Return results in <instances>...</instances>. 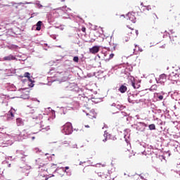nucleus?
Returning <instances> with one entry per match:
<instances>
[{
	"mask_svg": "<svg viewBox=\"0 0 180 180\" xmlns=\"http://www.w3.org/2000/svg\"><path fill=\"white\" fill-rule=\"evenodd\" d=\"M109 56V52L105 51L102 53L101 56L97 55L96 56H94V60H92L93 63V68H98L101 67V60H104V61H108V57Z\"/></svg>",
	"mask_w": 180,
	"mask_h": 180,
	"instance_id": "obj_1",
	"label": "nucleus"
},
{
	"mask_svg": "<svg viewBox=\"0 0 180 180\" xmlns=\"http://www.w3.org/2000/svg\"><path fill=\"white\" fill-rule=\"evenodd\" d=\"M96 27H98V26L91 25V34L94 36V38H92L91 39V43H93V41H95V40H96L98 37H101V34L99 31L96 30Z\"/></svg>",
	"mask_w": 180,
	"mask_h": 180,
	"instance_id": "obj_2",
	"label": "nucleus"
},
{
	"mask_svg": "<svg viewBox=\"0 0 180 180\" xmlns=\"http://www.w3.org/2000/svg\"><path fill=\"white\" fill-rule=\"evenodd\" d=\"M46 172L49 175H53L54 172L57 171V165H54V164L46 165Z\"/></svg>",
	"mask_w": 180,
	"mask_h": 180,
	"instance_id": "obj_3",
	"label": "nucleus"
},
{
	"mask_svg": "<svg viewBox=\"0 0 180 180\" xmlns=\"http://www.w3.org/2000/svg\"><path fill=\"white\" fill-rule=\"evenodd\" d=\"M133 126L134 129L138 130V131H144V130H146V127H147V124L144 122H137Z\"/></svg>",
	"mask_w": 180,
	"mask_h": 180,
	"instance_id": "obj_4",
	"label": "nucleus"
},
{
	"mask_svg": "<svg viewBox=\"0 0 180 180\" xmlns=\"http://www.w3.org/2000/svg\"><path fill=\"white\" fill-rule=\"evenodd\" d=\"M65 134H71L72 133V124L71 122L66 123L63 127Z\"/></svg>",
	"mask_w": 180,
	"mask_h": 180,
	"instance_id": "obj_5",
	"label": "nucleus"
},
{
	"mask_svg": "<svg viewBox=\"0 0 180 180\" xmlns=\"http://www.w3.org/2000/svg\"><path fill=\"white\" fill-rule=\"evenodd\" d=\"M91 77H95V78H98V79H102L105 78V75L103 74L102 71L93 72L91 73Z\"/></svg>",
	"mask_w": 180,
	"mask_h": 180,
	"instance_id": "obj_6",
	"label": "nucleus"
},
{
	"mask_svg": "<svg viewBox=\"0 0 180 180\" xmlns=\"http://www.w3.org/2000/svg\"><path fill=\"white\" fill-rule=\"evenodd\" d=\"M168 79L170 81H178L179 79V75L173 72L169 75Z\"/></svg>",
	"mask_w": 180,
	"mask_h": 180,
	"instance_id": "obj_7",
	"label": "nucleus"
},
{
	"mask_svg": "<svg viewBox=\"0 0 180 180\" xmlns=\"http://www.w3.org/2000/svg\"><path fill=\"white\" fill-rule=\"evenodd\" d=\"M158 84H164L167 81V75L165 74H162L160 75L158 79H156Z\"/></svg>",
	"mask_w": 180,
	"mask_h": 180,
	"instance_id": "obj_8",
	"label": "nucleus"
},
{
	"mask_svg": "<svg viewBox=\"0 0 180 180\" xmlns=\"http://www.w3.org/2000/svg\"><path fill=\"white\" fill-rule=\"evenodd\" d=\"M127 19L132 22V23H136V16H134V13H128L127 14Z\"/></svg>",
	"mask_w": 180,
	"mask_h": 180,
	"instance_id": "obj_9",
	"label": "nucleus"
},
{
	"mask_svg": "<svg viewBox=\"0 0 180 180\" xmlns=\"http://www.w3.org/2000/svg\"><path fill=\"white\" fill-rule=\"evenodd\" d=\"M13 117H15V109L11 108L7 113V119L8 120H12Z\"/></svg>",
	"mask_w": 180,
	"mask_h": 180,
	"instance_id": "obj_10",
	"label": "nucleus"
},
{
	"mask_svg": "<svg viewBox=\"0 0 180 180\" xmlns=\"http://www.w3.org/2000/svg\"><path fill=\"white\" fill-rule=\"evenodd\" d=\"M131 71H133V67L128 66L124 70V71H122V74H125V75H127V77H129V75H130V72H131Z\"/></svg>",
	"mask_w": 180,
	"mask_h": 180,
	"instance_id": "obj_11",
	"label": "nucleus"
},
{
	"mask_svg": "<svg viewBox=\"0 0 180 180\" xmlns=\"http://www.w3.org/2000/svg\"><path fill=\"white\" fill-rule=\"evenodd\" d=\"M164 95H165L164 91H161L160 93H155V98H156L158 101H162V99H164Z\"/></svg>",
	"mask_w": 180,
	"mask_h": 180,
	"instance_id": "obj_12",
	"label": "nucleus"
},
{
	"mask_svg": "<svg viewBox=\"0 0 180 180\" xmlns=\"http://www.w3.org/2000/svg\"><path fill=\"white\" fill-rule=\"evenodd\" d=\"M148 146H146V148H147L148 151H150V154H157V150H158V148H154V146H148Z\"/></svg>",
	"mask_w": 180,
	"mask_h": 180,
	"instance_id": "obj_13",
	"label": "nucleus"
},
{
	"mask_svg": "<svg viewBox=\"0 0 180 180\" xmlns=\"http://www.w3.org/2000/svg\"><path fill=\"white\" fill-rule=\"evenodd\" d=\"M99 50H101V46H94L91 48V54H96L99 53Z\"/></svg>",
	"mask_w": 180,
	"mask_h": 180,
	"instance_id": "obj_14",
	"label": "nucleus"
},
{
	"mask_svg": "<svg viewBox=\"0 0 180 180\" xmlns=\"http://www.w3.org/2000/svg\"><path fill=\"white\" fill-rule=\"evenodd\" d=\"M13 60H16V57H15L13 55H9L3 58V61H12Z\"/></svg>",
	"mask_w": 180,
	"mask_h": 180,
	"instance_id": "obj_15",
	"label": "nucleus"
},
{
	"mask_svg": "<svg viewBox=\"0 0 180 180\" xmlns=\"http://www.w3.org/2000/svg\"><path fill=\"white\" fill-rule=\"evenodd\" d=\"M118 91H120V92L121 94H124V92H127V86H126V84H122Z\"/></svg>",
	"mask_w": 180,
	"mask_h": 180,
	"instance_id": "obj_16",
	"label": "nucleus"
},
{
	"mask_svg": "<svg viewBox=\"0 0 180 180\" xmlns=\"http://www.w3.org/2000/svg\"><path fill=\"white\" fill-rule=\"evenodd\" d=\"M155 120L157 121V124H158L160 127L161 130H162V126H164L165 124V122H163L162 120H161V119L160 118H155Z\"/></svg>",
	"mask_w": 180,
	"mask_h": 180,
	"instance_id": "obj_17",
	"label": "nucleus"
},
{
	"mask_svg": "<svg viewBox=\"0 0 180 180\" xmlns=\"http://www.w3.org/2000/svg\"><path fill=\"white\" fill-rule=\"evenodd\" d=\"M133 98H134V94L131 93L128 94V102H129V103H133V102H134Z\"/></svg>",
	"mask_w": 180,
	"mask_h": 180,
	"instance_id": "obj_18",
	"label": "nucleus"
},
{
	"mask_svg": "<svg viewBox=\"0 0 180 180\" xmlns=\"http://www.w3.org/2000/svg\"><path fill=\"white\" fill-rule=\"evenodd\" d=\"M16 124L18 126H23L25 124V122H23V120H22V118H17Z\"/></svg>",
	"mask_w": 180,
	"mask_h": 180,
	"instance_id": "obj_19",
	"label": "nucleus"
},
{
	"mask_svg": "<svg viewBox=\"0 0 180 180\" xmlns=\"http://www.w3.org/2000/svg\"><path fill=\"white\" fill-rule=\"evenodd\" d=\"M41 25H43V22L41 21H38L37 23L36 24L37 28L36 30H41Z\"/></svg>",
	"mask_w": 180,
	"mask_h": 180,
	"instance_id": "obj_20",
	"label": "nucleus"
},
{
	"mask_svg": "<svg viewBox=\"0 0 180 180\" xmlns=\"http://www.w3.org/2000/svg\"><path fill=\"white\" fill-rule=\"evenodd\" d=\"M46 124V123L45 122H44L43 121H41V122H40V126H41V127L42 128V130H49V127H47V125H45Z\"/></svg>",
	"mask_w": 180,
	"mask_h": 180,
	"instance_id": "obj_21",
	"label": "nucleus"
},
{
	"mask_svg": "<svg viewBox=\"0 0 180 180\" xmlns=\"http://www.w3.org/2000/svg\"><path fill=\"white\" fill-rule=\"evenodd\" d=\"M131 85L134 89H139L140 88V83H136L134 82H131Z\"/></svg>",
	"mask_w": 180,
	"mask_h": 180,
	"instance_id": "obj_22",
	"label": "nucleus"
},
{
	"mask_svg": "<svg viewBox=\"0 0 180 180\" xmlns=\"http://www.w3.org/2000/svg\"><path fill=\"white\" fill-rule=\"evenodd\" d=\"M117 109H119V110H123L126 108V106L122 105V104H117L116 105Z\"/></svg>",
	"mask_w": 180,
	"mask_h": 180,
	"instance_id": "obj_23",
	"label": "nucleus"
},
{
	"mask_svg": "<svg viewBox=\"0 0 180 180\" xmlns=\"http://www.w3.org/2000/svg\"><path fill=\"white\" fill-rule=\"evenodd\" d=\"M129 137H130V135H127L126 134H124V139L127 144H130V141L128 139Z\"/></svg>",
	"mask_w": 180,
	"mask_h": 180,
	"instance_id": "obj_24",
	"label": "nucleus"
},
{
	"mask_svg": "<svg viewBox=\"0 0 180 180\" xmlns=\"http://www.w3.org/2000/svg\"><path fill=\"white\" fill-rule=\"evenodd\" d=\"M115 57V53H109L108 54V58H107V61H110L112 58Z\"/></svg>",
	"mask_w": 180,
	"mask_h": 180,
	"instance_id": "obj_25",
	"label": "nucleus"
},
{
	"mask_svg": "<svg viewBox=\"0 0 180 180\" xmlns=\"http://www.w3.org/2000/svg\"><path fill=\"white\" fill-rule=\"evenodd\" d=\"M157 85L156 84H153L150 86V91H157Z\"/></svg>",
	"mask_w": 180,
	"mask_h": 180,
	"instance_id": "obj_26",
	"label": "nucleus"
},
{
	"mask_svg": "<svg viewBox=\"0 0 180 180\" xmlns=\"http://www.w3.org/2000/svg\"><path fill=\"white\" fill-rule=\"evenodd\" d=\"M91 117H93V119H96V112L94 109L91 110Z\"/></svg>",
	"mask_w": 180,
	"mask_h": 180,
	"instance_id": "obj_27",
	"label": "nucleus"
},
{
	"mask_svg": "<svg viewBox=\"0 0 180 180\" xmlns=\"http://www.w3.org/2000/svg\"><path fill=\"white\" fill-rule=\"evenodd\" d=\"M24 77H25V78H28L29 81H32V79L30 78V73H29V72H25V73L24 74Z\"/></svg>",
	"mask_w": 180,
	"mask_h": 180,
	"instance_id": "obj_28",
	"label": "nucleus"
},
{
	"mask_svg": "<svg viewBox=\"0 0 180 180\" xmlns=\"http://www.w3.org/2000/svg\"><path fill=\"white\" fill-rule=\"evenodd\" d=\"M149 130H155V124H151L148 126Z\"/></svg>",
	"mask_w": 180,
	"mask_h": 180,
	"instance_id": "obj_29",
	"label": "nucleus"
},
{
	"mask_svg": "<svg viewBox=\"0 0 180 180\" xmlns=\"http://www.w3.org/2000/svg\"><path fill=\"white\" fill-rule=\"evenodd\" d=\"M120 116H121V117H124L126 116H128V115L126 112H121Z\"/></svg>",
	"mask_w": 180,
	"mask_h": 180,
	"instance_id": "obj_30",
	"label": "nucleus"
},
{
	"mask_svg": "<svg viewBox=\"0 0 180 180\" xmlns=\"http://www.w3.org/2000/svg\"><path fill=\"white\" fill-rule=\"evenodd\" d=\"M146 9V11H151V7L150 6H143V11H145Z\"/></svg>",
	"mask_w": 180,
	"mask_h": 180,
	"instance_id": "obj_31",
	"label": "nucleus"
},
{
	"mask_svg": "<svg viewBox=\"0 0 180 180\" xmlns=\"http://www.w3.org/2000/svg\"><path fill=\"white\" fill-rule=\"evenodd\" d=\"M141 146H142V147H143V148H147V143H144V142H141Z\"/></svg>",
	"mask_w": 180,
	"mask_h": 180,
	"instance_id": "obj_32",
	"label": "nucleus"
},
{
	"mask_svg": "<svg viewBox=\"0 0 180 180\" xmlns=\"http://www.w3.org/2000/svg\"><path fill=\"white\" fill-rule=\"evenodd\" d=\"M79 58H78V56H75L73 58V61H75V63H78Z\"/></svg>",
	"mask_w": 180,
	"mask_h": 180,
	"instance_id": "obj_33",
	"label": "nucleus"
},
{
	"mask_svg": "<svg viewBox=\"0 0 180 180\" xmlns=\"http://www.w3.org/2000/svg\"><path fill=\"white\" fill-rule=\"evenodd\" d=\"M135 49H138V51H143V49L141 48H140L139 46L135 44Z\"/></svg>",
	"mask_w": 180,
	"mask_h": 180,
	"instance_id": "obj_34",
	"label": "nucleus"
},
{
	"mask_svg": "<svg viewBox=\"0 0 180 180\" xmlns=\"http://www.w3.org/2000/svg\"><path fill=\"white\" fill-rule=\"evenodd\" d=\"M91 102H94V103H98V102H101V98H96V101L92 100Z\"/></svg>",
	"mask_w": 180,
	"mask_h": 180,
	"instance_id": "obj_35",
	"label": "nucleus"
},
{
	"mask_svg": "<svg viewBox=\"0 0 180 180\" xmlns=\"http://www.w3.org/2000/svg\"><path fill=\"white\" fill-rule=\"evenodd\" d=\"M22 98H23V99H29V96L28 94L26 95H22Z\"/></svg>",
	"mask_w": 180,
	"mask_h": 180,
	"instance_id": "obj_36",
	"label": "nucleus"
},
{
	"mask_svg": "<svg viewBox=\"0 0 180 180\" xmlns=\"http://www.w3.org/2000/svg\"><path fill=\"white\" fill-rule=\"evenodd\" d=\"M139 176H140L141 179H143V180L146 179H144V176H143L141 174H139Z\"/></svg>",
	"mask_w": 180,
	"mask_h": 180,
	"instance_id": "obj_37",
	"label": "nucleus"
},
{
	"mask_svg": "<svg viewBox=\"0 0 180 180\" xmlns=\"http://www.w3.org/2000/svg\"><path fill=\"white\" fill-rule=\"evenodd\" d=\"M169 39H170V41H171L172 43V41H174V39H172V36H169Z\"/></svg>",
	"mask_w": 180,
	"mask_h": 180,
	"instance_id": "obj_38",
	"label": "nucleus"
},
{
	"mask_svg": "<svg viewBox=\"0 0 180 180\" xmlns=\"http://www.w3.org/2000/svg\"><path fill=\"white\" fill-rule=\"evenodd\" d=\"M103 141L105 143V142H106V141H108V138H105L103 140Z\"/></svg>",
	"mask_w": 180,
	"mask_h": 180,
	"instance_id": "obj_39",
	"label": "nucleus"
},
{
	"mask_svg": "<svg viewBox=\"0 0 180 180\" xmlns=\"http://www.w3.org/2000/svg\"><path fill=\"white\" fill-rule=\"evenodd\" d=\"M117 105V104L113 103L111 105V106H115V108H116Z\"/></svg>",
	"mask_w": 180,
	"mask_h": 180,
	"instance_id": "obj_40",
	"label": "nucleus"
},
{
	"mask_svg": "<svg viewBox=\"0 0 180 180\" xmlns=\"http://www.w3.org/2000/svg\"><path fill=\"white\" fill-rule=\"evenodd\" d=\"M170 32L172 33V34H174V30H170Z\"/></svg>",
	"mask_w": 180,
	"mask_h": 180,
	"instance_id": "obj_41",
	"label": "nucleus"
},
{
	"mask_svg": "<svg viewBox=\"0 0 180 180\" xmlns=\"http://www.w3.org/2000/svg\"><path fill=\"white\" fill-rule=\"evenodd\" d=\"M98 176H101L102 178V173H98Z\"/></svg>",
	"mask_w": 180,
	"mask_h": 180,
	"instance_id": "obj_42",
	"label": "nucleus"
},
{
	"mask_svg": "<svg viewBox=\"0 0 180 180\" xmlns=\"http://www.w3.org/2000/svg\"><path fill=\"white\" fill-rule=\"evenodd\" d=\"M136 36H139V30H136Z\"/></svg>",
	"mask_w": 180,
	"mask_h": 180,
	"instance_id": "obj_43",
	"label": "nucleus"
},
{
	"mask_svg": "<svg viewBox=\"0 0 180 180\" xmlns=\"http://www.w3.org/2000/svg\"><path fill=\"white\" fill-rule=\"evenodd\" d=\"M107 135H108V131H105L104 136H107Z\"/></svg>",
	"mask_w": 180,
	"mask_h": 180,
	"instance_id": "obj_44",
	"label": "nucleus"
},
{
	"mask_svg": "<svg viewBox=\"0 0 180 180\" xmlns=\"http://www.w3.org/2000/svg\"><path fill=\"white\" fill-rule=\"evenodd\" d=\"M82 32H85V30H86L85 27H83V28L82 29Z\"/></svg>",
	"mask_w": 180,
	"mask_h": 180,
	"instance_id": "obj_45",
	"label": "nucleus"
},
{
	"mask_svg": "<svg viewBox=\"0 0 180 180\" xmlns=\"http://www.w3.org/2000/svg\"><path fill=\"white\" fill-rule=\"evenodd\" d=\"M112 69L117 70V66H115V67L112 68Z\"/></svg>",
	"mask_w": 180,
	"mask_h": 180,
	"instance_id": "obj_46",
	"label": "nucleus"
},
{
	"mask_svg": "<svg viewBox=\"0 0 180 180\" xmlns=\"http://www.w3.org/2000/svg\"><path fill=\"white\" fill-rule=\"evenodd\" d=\"M85 127H86L87 129H89V125H85Z\"/></svg>",
	"mask_w": 180,
	"mask_h": 180,
	"instance_id": "obj_47",
	"label": "nucleus"
},
{
	"mask_svg": "<svg viewBox=\"0 0 180 180\" xmlns=\"http://www.w3.org/2000/svg\"><path fill=\"white\" fill-rule=\"evenodd\" d=\"M65 169H70V167H65Z\"/></svg>",
	"mask_w": 180,
	"mask_h": 180,
	"instance_id": "obj_48",
	"label": "nucleus"
},
{
	"mask_svg": "<svg viewBox=\"0 0 180 180\" xmlns=\"http://www.w3.org/2000/svg\"><path fill=\"white\" fill-rule=\"evenodd\" d=\"M141 6H143V8H144V6H146L143 5V3H141Z\"/></svg>",
	"mask_w": 180,
	"mask_h": 180,
	"instance_id": "obj_49",
	"label": "nucleus"
},
{
	"mask_svg": "<svg viewBox=\"0 0 180 180\" xmlns=\"http://www.w3.org/2000/svg\"><path fill=\"white\" fill-rule=\"evenodd\" d=\"M32 140H34L35 138H34V136H32Z\"/></svg>",
	"mask_w": 180,
	"mask_h": 180,
	"instance_id": "obj_50",
	"label": "nucleus"
},
{
	"mask_svg": "<svg viewBox=\"0 0 180 180\" xmlns=\"http://www.w3.org/2000/svg\"><path fill=\"white\" fill-rule=\"evenodd\" d=\"M67 8V6H65V7H62V8L60 7V9H61V8Z\"/></svg>",
	"mask_w": 180,
	"mask_h": 180,
	"instance_id": "obj_51",
	"label": "nucleus"
},
{
	"mask_svg": "<svg viewBox=\"0 0 180 180\" xmlns=\"http://www.w3.org/2000/svg\"><path fill=\"white\" fill-rule=\"evenodd\" d=\"M177 174H179V175H180V172H177Z\"/></svg>",
	"mask_w": 180,
	"mask_h": 180,
	"instance_id": "obj_52",
	"label": "nucleus"
},
{
	"mask_svg": "<svg viewBox=\"0 0 180 180\" xmlns=\"http://www.w3.org/2000/svg\"><path fill=\"white\" fill-rule=\"evenodd\" d=\"M126 41H129V39H126Z\"/></svg>",
	"mask_w": 180,
	"mask_h": 180,
	"instance_id": "obj_53",
	"label": "nucleus"
},
{
	"mask_svg": "<svg viewBox=\"0 0 180 180\" xmlns=\"http://www.w3.org/2000/svg\"><path fill=\"white\" fill-rule=\"evenodd\" d=\"M91 99H94V97L91 96Z\"/></svg>",
	"mask_w": 180,
	"mask_h": 180,
	"instance_id": "obj_54",
	"label": "nucleus"
},
{
	"mask_svg": "<svg viewBox=\"0 0 180 180\" xmlns=\"http://www.w3.org/2000/svg\"><path fill=\"white\" fill-rule=\"evenodd\" d=\"M121 16H124V15H122Z\"/></svg>",
	"mask_w": 180,
	"mask_h": 180,
	"instance_id": "obj_55",
	"label": "nucleus"
},
{
	"mask_svg": "<svg viewBox=\"0 0 180 180\" xmlns=\"http://www.w3.org/2000/svg\"><path fill=\"white\" fill-rule=\"evenodd\" d=\"M163 37H165V34L163 35Z\"/></svg>",
	"mask_w": 180,
	"mask_h": 180,
	"instance_id": "obj_56",
	"label": "nucleus"
},
{
	"mask_svg": "<svg viewBox=\"0 0 180 180\" xmlns=\"http://www.w3.org/2000/svg\"><path fill=\"white\" fill-rule=\"evenodd\" d=\"M165 33H168V32H167V31H165Z\"/></svg>",
	"mask_w": 180,
	"mask_h": 180,
	"instance_id": "obj_57",
	"label": "nucleus"
},
{
	"mask_svg": "<svg viewBox=\"0 0 180 180\" xmlns=\"http://www.w3.org/2000/svg\"><path fill=\"white\" fill-rule=\"evenodd\" d=\"M161 157H162L163 158H165L164 156H161Z\"/></svg>",
	"mask_w": 180,
	"mask_h": 180,
	"instance_id": "obj_58",
	"label": "nucleus"
},
{
	"mask_svg": "<svg viewBox=\"0 0 180 180\" xmlns=\"http://www.w3.org/2000/svg\"><path fill=\"white\" fill-rule=\"evenodd\" d=\"M91 91L92 92V89L91 90Z\"/></svg>",
	"mask_w": 180,
	"mask_h": 180,
	"instance_id": "obj_59",
	"label": "nucleus"
},
{
	"mask_svg": "<svg viewBox=\"0 0 180 180\" xmlns=\"http://www.w3.org/2000/svg\"><path fill=\"white\" fill-rule=\"evenodd\" d=\"M124 175H126V173H124Z\"/></svg>",
	"mask_w": 180,
	"mask_h": 180,
	"instance_id": "obj_60",
	"label": "nucleus"
},
{
	"mask_svg": "<svg viewBox=\"0 0 180 180\" xmlns=\"http://www.w3.org/2000/svg\"><path fill=\"white\" fill-rule=\"evenodd\" d=\"M62 1H64V0H62Z\"/></svg>",
	"mask_w": 180,
	"mask_h": 180,
	"instance_id": "obj_61",
	"label": "nucleus"
}]
</instances>
